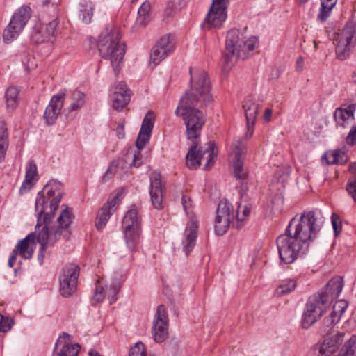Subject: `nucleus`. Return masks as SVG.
Here are the masks:
<instances>
[{
    "instance_id": "f257e3e1",
    "label": "nucleus",
    "mask_w": 356,
    "mask_h": 356,
    "mask_svg": "<svg viewBox=\"0 0 356 356\" xmlns=\"http://www.w3.org/2000/svg\"><path fill=\"white\" fill-rule=\"evenodd\" d=\"M191 86L185 92L175 111L177 115L183 118L186 127V137L188 140L196 139L204 124L202 111L195 106H207L212 100L211 83L205 71L196 70L193 72L190 68Z\"/></svg>"
},
{
    "instance_id": "f03ea898",
    "label": "nucleus",
    "mask_w": 356,
    "mask_h": 356,
    "mask_svg": "<svg viewBox=\"0 0 356 356\" xmlns=\"http://www.w3.org/2000/svg\"><path fill=\"white\" fill-rule=\"evenodd\" d=\"M60 183L56 180L49 181L38 193L35 209L37 214V224L35 232L29 234L26 238L19 241L15 250L24 259H30L34 253L35 240L38 243V232L47 230L48 224L54 217L55 212L61 201L60 193L56 195Z\"/></svg>"
},
{
    "instance_id": "7ed1b4c3",
    "label": "nucleus",
    "mask_w": 356,
    "mask_h": 356,
    "mask_svg": "<svg viewBox=\"0 0 356 356\" xmlns=\"http://www.w3.org/2000/svg\"><path fill=\"white\" fill-rule=\"evenodd\" d=\"M257 42L256 37L246 39L244 34L238 29L229 31L222 58L224 70H229L238 59H245L250 51L254 49Z\"/></svg>"
},
{
    "instance_id": "20e7f679",
    "label": "nucleus",
    "mask_w": 356,
    "mask_h": 356,
    "mask_svg": "<svg viewBox=\"0 0 356 356\" xmlns=\"http://www.w3.org/2000/svg\"><path fill=\"white\" fill-rule=\"evenodd\" d=\"M120 39V35L118 30L106 29L100 34L97 44L100 56L110 60L116 76L120 71L125 54V44Z\"/></svg>"
},
{
    "instance_id": "39448f33",
    "label": "nucleus",
    "mask_w": 356,
    "mask_h": 356,
    "mask_svg": "<svg viewBox=\"0 0 356 356\" xmlns=\"http://www.w3.org/2000/svg\"><path fill=\"white\" fill-rule=\"evenodd\" d=\"M322 222V218L316 216L314 211H304L290 220L286 232L309 246L320 230Z\"/></svg>"
},
{
    "instance_id": "423d86ee",
    "label": "nucleus",
    "mask_w": 356,
    "mask_h": 356,
    "mask_svg": "<svg viewBox=\"0 0 356 356\" xmlns=\"http://www.w3.org/2000/svg\"><path fill=\"white\" fill-rule=\"evenodd\" d=\"M57 221L58 225L52 232H50L48 227L47 230H41L38 232V243L41 246L38 258L41 264L43 262L44 252L47 247L54 245L62 234L65 236L69 234L68 227L72 223V215L68 209H65L61 212Z\"/></svg>"
},
{
    "instance_id": "0eeeda50",
    "label": "nucleus",
    "mask_w": 356,
    "mask_h": 356,
    "mask_svg": "<svg viewBox=\"0 0 356 356\" xmlns=\"http://www.w3.org/2000/svg\"><path fill=\"white\" fill-rule=\"evenodd\" d=\"M277 247L280 260L286 264L294 262L299 257L308 250V245L300 241L292 235L286 233L281 234L277 238Z\"/></svg>"
},
{
    "instance_id": "6e6552de",
    "label": "nucleus",
    "mask_w": 356,
    "mask_h": 356,
    "mask_svg": "<svg viewBox=\"0 0 356 356\" xmlns=\"http://www.w3.org/2000/svg\"><path fill=\"white\" fill-rule=\"evenodd\" d=\"M233 175L238 181L237 188L241 197L249 188V172L243 168V161L246 154V147L241 138L234 140L232 145Z\"/></svg>"
},
{
    "instance_id": "1a4fd4ad",
    "label": "nucleus",
    "mask_w": 356,
    "mask_h": 356,
    "mask_svg": "<svg viewBox=\"0 0 356 356\" xmlns=\"http://www.w3.org/2000/svg\"><path fill=\"white\" fill-rule=\"evenodd\" d=\"M355 44L356 24L353 21H349L343 29L339 31L334 40L337 58L340 60L347 59Z\"/></svg>"
},
{
    "instance_id": "9d476101",
    "label": "nucleus",
    "mask_w": 356,
    "mask_h": 356,
    "mask_svg": "<svg viewBox=\"0 0 356 356\" xmlns=\"http://www.w3.org/2000/svg\"><path fill=\"white\" fill-rule=\"evenodd\" d=\"M181 203L186 214L191 219V221L187 224V227L184 234V251L186 254L193 250L197 236V222L193 220L194 213L193 211V202L191 197L186 195L182 196Z\"/></svg>"
},
{
    "instance_id": "9b49d317",
    "label": "nucleus",
    "mask_w": 356,
    "mask_h": 356,
    "mask_svg": "<svg viewBox=\"0 0 356 356\" xmlns=\"http://www.w3.org/2000/svg\"><path fill=\"white\" fill-rule=\"evenodd\" d=\"M31 8L26 6L20 7L15 12L3 31V39L6 42L13 41L22 32L31 16Z\"/></svg>"
},
{
    "instance_id": "f8f14e48",
    "label": "nucleus",
    "mask_w": 356,
    "mask_h": 356,
    "mask_svg": "<svg viewBox=\"0 0 356 356\" xmlns=\"http://www.w3.org/2000/svg\"><path fill=\"white\" fill-rule=\"evenodd\" d=\"M208 147L205 150L197 149V145L193 144L188 152L186 154V165L191 169H195L201 164V159L204 154H207V162L204 166V169L209 170L214 163V158L217 156V152L215 151V143L209 141Z\"/></svg>"
},
{
    "instance_id": "ddd939ff",
    "label": "nucleus",
    "mask_w": 356,
    "mask_h": 356,
    "mask_svg": "<svg viewBox=\"0 0 356 356\" xmlns=\"http://www.w3.org/2000/svg\"><path fill=\"white\" fill-rule=\"evenodd\" d=\"M328 305L325 298L317 294L311 296L306 305V309L302 315V325L304 328H309L321 316Z\"/></svg>"
},
{
    "instance_id": "4468645a",
    "label": "nucleus",
    "mask_w": 356,
    "mask_h": 356,
    "mask_svg": "<svg viewBox=\"0 0 356 356\" xmlns=\"http://www.w3.org/2000/svg\"><path fill=\"white\" fill-rule=\"evenodd\" d=\"M154 116L153 112L149 111L143 119L140 130L136 142V145L138 150L134 152L132 158V162L130 164L131 165H134L135 167H139L141 165L142 161L140 150L145 146L149 140L154 126Z\"/></svg>"
},
{
    "instance_id": "2eb2a0df",
    "label": "nucleus",
    "mask_w": 356,
    "mask_h": 356,
    "mask_svg": "<svg viewBox=\"0 0 356 356\" xmlns=\"http://www.w3.org/2000/svg\"><path fill=\"white\" fill-rule=\"evenodd\" d=\"M79 272V266L73 263L63 267L60 276V292L63 297H70L76 291Z\"/></svg>"
},
{
    "instance_id": "dca6fc26",
    "label": "nucleus",
    "mask_w": 356,
    "mask_h": 356,
    "mask_svg": "<svg viewBox=\"0 0 356 356\" xmlns=\"http://www.w3.org/2000/svg\"><path fill=\"white\" fill-rule=\"evenodd\" d=\"M344 333L337 332L327 336L321 343L315 345L308 353V356H331L343 343Z\"/></svg>"
},
{
    "instance_id": "f3484780",
    "label": "nucleus",
    "mask_w": 356,
    "mask_h": 356,
    "mask_svg": "<svg viewBox=\"0 0 356 356\" xmlns=\"http://www.w3.org/2000/svg\"><path fill=\"white\" fill-rule=\"evenodd\" d=\"M169 318L163 305L157 307L152 327V334L157 343L163 342L168 336Z\"/></svg>"
},
{
    "instance_id": "a211bd4d",
    "label": "nucleus",
    "mask_w": 356,
    "mask_h": 356,
    "mask_svg": "<svg viewBox=\"0 0 356 356\" xmlns=\"http://www.w3.org/2000/svg\"><path fill=\"white\" fill-rule=\"evenodd\" d=\"M229 0H213L205 22L210 27L219 28L225 21Z\"/></svg>"
},
{
    "instance_id": "6ab92c4d",
    "label": "nucleus",
    "mask_w": 356,
    "mask_h": 356,
    "mask_svg": "<svg viewBox=\"0 0 356 356\" xmlns=\"http://www.w3.org/2000/svg\"><path fill=\"white\" fill-rule=\"evenodd\" d=\"M175 49L174 38L166 35L160 38L152 49L150 62L154 65L159 64L167 56L170 55Z\"/></svg>"
},
{
    "instance_id": "aec40b11",
    "label": "nucleus",
    "mask_w": 356,
    "mask_h": 356,
    "mask_svg": "<svg viewBox=\"0 0 356 356\" xmlns=\"http://www.w3.org/2000/svg\"><path fill=\"white\" fill-rule=\"evenodd\" d=\"M149 195L153 207L156 209L163 208L164 190L162 177L159 172H154L150 175Z\"/></svg>"
},
{
    "instance_id": "412c9836",
    "label": "nucleus",
    "mask_w": 356,
    "mask_h": 356,
    "mask_svg": "<svg viewBox=\"0 0 356 356\" xmlns=\"http://www.w3.org/2000/svg\"><path fill=\"white\" fill-rule=\"evenodd\" d=\"M232 204L225 201L218 204L217 216L215 220V231L218 235H223L229 227L231 222Z\"/></svg>"
},
{
    "instance_id": "4be33fe9",
    "label": "nucleus",
    "mask_w": 356,
    "mask_h": 356,
    "mask_svg": "<svg viewBox=\"0 0 356 356\" xmlns=\"http://www.w3.org/2000/svg\"><path fill=\"white\" fill-rule=\"evenodd\" d=\"M120 195L121 193L118 192L113 197H110L99 211L95 220V226L99 231L104 229L111 216L115 212Z\"/></svg>"
},
{
    "instance_id": "5701e85b",
    "label": "nucleus",
    "mask_w": 356,
    "mask_h": 356,
    "mask_svg": "<svg viewBox=\"0 0 356 356\" xmlns=\"http://www.w3.org/2000/svg\"><path fill=\"white\" fill-rule=\"evenodd\" d=\"M80 350L78 343H72V337L67 332H63L59 337L53 353V356H77Z\"/></svg>"
},
{
    "instance_id": "b1692460",
    "label": "nucleus",
    "mask_w": 356,
    "mask_h": 356,
    "mask_svg": "<svg viewBox=\"0 0 356 356\" xmlns=\"http://www.w3.org/2000/svg\"><path fill=\"white\" fill-rule=\"evenodd\" d=\"M58 24V19L56 17L52 21L45 24L40 30L35 28L32 34L33 41L36 43L52 42L59 33Z\"/></svg>"
},
{
    "instance_id": "393cba45",
    "label": "nucleus",
    "mask_w": 356,
    "mask_h": 356,
    "mask_svg": "<svg viewBox=\"0 0 356 356\" xmlns=\"http://www.w3.org/2000/svg\"><path fill=\"white\" fill-rule=\"evenodd\" d=\"M65 97V92L63 91H60L51 97L44 113V118L48 125H52L55 123L63 106Z\"/></svg>"
},
{
    "instance_id": "a878e982",
    "label": "nucleus",
    "mask_w": 356,
    "mask_h": 356,
    "mask_svg": "<svg viewBox=\"0 0 356 356\" xmlns=\"http://www.w3.org/2000/svg\"><path fill=\"white\" fill-rule=\"evenodd\" d=\"M243 108L247 120L246 137L250 138L254 133V123L260 105L252 97H248L244 100Z\"/></svg>"
},
{
    "instance_id": "bb28decb",
    "label": "nucleus",
    "mask_w": 356,
    "mask_h": 356,
    "mask_svg": "<svg viewBox=\"0 0 356 356\" xmlns=\"http://www.w3.org/2000/svg\"><path fill=\"white\" fill-rule=\"evenodd\" d=\"M131 92L124 82L118 83L114 88L112 97V106L113 109L120 111L128 104L130 100Z\"/></svg>"
},
{
    "instance_id": "cd10ccee",
    "label": "nucleus",
    "mask_w": 356,
    "mask_h": 356,
    "mask_svg": "<svg viewBox=\"0 0 356 356\" xmlns=\"http://www.w3.org/2000/svg\"><path fill=\"white\" fill-rule=\"evenodd\" d=\"M343 287V281L341 277L332 278L325 288L317 295L325 298L328 300V305L334 298H338Z\"/></svg>"
},
{
    "instance_id": "c85d7f7f",
    "label": "nucleus",
    "mask_w": 356,
    "mask_h": 356,
    "mask_svg": "<svg viewBox=\"0 0 356 356\" xmlns=\"http://www.w3.org/2000/svg\"><path fill=\"white\" fill-rule=\"evenodd\" d=\"M356 111V104H351L346 108H337L334 113V118L337 125L346 127L355 120L354 114Z\"/></svg>"
},
{
    "instance_id": "c756f323",
    "label": "nucleus",
    "mask_w": 356,
    "mask_h": 356,
    "mask_svg": "<svg viewBox=\"0 0 356 356\" xmlns=\"http://www.w3.org/2000/svg\"><path fill=\"white\" fill-rule=\"evenodd\" d=\"M38 175V168L33 161L28 162L26 168L25 179L20 188V193L31 189L35 184V177Z\"/></svg>"
},
{
    "instance_id": "7c9ffc66",
    "label": "nucleus",
    "mask_w": 356,
    "mask_h": 356,
    "mask_svg": "<svg viewBox=\"0 0 356 356\" xmlns=\"http://www.w3.org/2000/svg\"><path fill=\"white\" fill-rule=\"evenodd\" d=\"M123 229H140V219L135 205L131 207L122 221Z\"/></svg>"
},
{
    "instance_id": "2f4dec72",
    "label": "nucleus",
    "mask_w": 356,
    "mask_h": 356,
    "mask_svg": "<svg viewBox=\"0 0 356 356\" xmlns=\"http://www.w3.org/2000/svg\"><path fill=\"white\" fill-rule=\"evenodd\" d=\"M322 159L325 160L326 163L329 165H342L348 161V156L344 151L334 149L325 152Z\"/></svg>"
},
{
    "instance_id": "473e14b6",
    "label": "nucleus",
    "mask_w": 356,
    "mask_h": 356,
    "mask_svg": "<svg viewBox=\"0 0 356 356\" xmlns=\"http://www.w3.org/2000/svg\"><path fill=\"white\" fill-rule=\"evenodd\" d=\"M6 106L10 111L15 110L21 99L20 90L16 86H10L7 88L5 94Z\"/></svg>"
},
{
    "instance_id": "72a5a7b5",
    "label": "nucleus",
    "mask_w": 356,
    "mask_h": 356,
    "mask_svg": "<svg viewBox=\"0 0 356 356\" xmlns=\"http://www.w3.org/2000/svg\"><path fill=\"white\" fill-rule=\"evenodd\" d=\"M123 233L127 248L135 250L140 242V229H123Z\"/></svg>"
},
{
    "instance_id": "f704fd0d",
    "label": "nucleus",
    "mask_w": 356,
    "mask_h": 356,
    "mask_svg": "<svg viewBox=\"0 0 356 356\" xmlns=\"http://www.w3.org/2000/svg\"><path fill=\"white\" fill-rule=\"evenodd\" d=\"M348 171L351 176L347 181L346 191L355 202H356V162L349 164Z\"/></svg>"
},
{
    "instance_id": "c9c22d12",
    "label": "nucleus",
    "mask_w": 356,
    "mask_h": 356,
    "mask_svg": "<svg viewBox=\"0 0 356 356\" xmlns=\"http://www.w3.org/2000/svg\"><path fill=\"white\" fill-rule=\"evenodd\" d=\"M151 4L149 1H145L138 10V17L136 21L137 25L145 26L150 20L149 13Z\"/></svg>"
},
{
    "instance_id": "e433bc0d",
    "label": "nucleus",
    "mask_w": 356,
    "mask_h": 356,
    "mask_svg": "<svg viewBox=\"0 0 356 356\" xmlns=\"http://www.w3.org/2000/svg\"><path fill=\"white\" fill-rule=\"evenodd\" d=\"M85 102V95L81 91L76 90L72 93V102L67 111L68 112L77 111L84 106Z\"/></svg>"
},
{
    "instance_id": "4c0bfd02",
    "label": "nucleus",
    "mask_w": 356,
    "mask_h": 356,
    "mask_svg": "<svg viewBox=\"0 0 356 356\" xmlns=\"http://www.w3.org/2000/svg\"><path fill=\"white\" fill-rule=\"evenodd\" d=\"M296 282L292 279L282 280V283L275 290V294L277 296H282L291 293L295 289Z\"/></svg>"
},
{
    "instance_id": "58836bf2",
    "label": "nucleus",
    "mask_w": 356,
    "mask_h": 356,
    "mask_svg": "<svg viewBox=\"0 0 356 356\" xmlns=\"http://www.w3.org/2000/svg\"><path fill=\"white\" fill-rule=\"evenodd\" d=\"M337 2V0H321V6L318 14L321 20L325 21L328 17Z\"/></svg>"
},
{
    "instance_id": "ea45409f",
    "label": "nucleus",
    "mask_w": 356,
    "mask_h": 356,
    "mask_svg": "<svg viewBox=\"0 0 356 356\" xmlns=\"http://www.w3.org/2000/svg\"><path fill=\"white\" fill-rule=\"evenodd\" d=\"M252 209V205L250 203L245 202L243 204L241 202L238 205L236 211V219L238 222H243L246 220L249 216Z\"/></svg>"
},
{
    "instance_id": "a19ab883",
    "label": "nucleus",
    "mask_w": 356,
    "mask_h": 356,
    "mask_svg": "<svg viewBox=\"0 0 356 356\" xmlns=\"http://www.w3.org/2000/svg\"><path fill=\"white\" fill-rule=\"evenodd\" d=\"M93 15V7L91 3H87L82 6L80 10L79 18L86 24L91 22Z\"/></svg>"
},
{
    "instance_id": "79ce46f5",
    "label": "nucleus",
    "mask_w": 356,
    "mask_h": 356,
    "mask_svg": "<svg viewBox=\"0 0 356 356\" xmlns=\"http://www.w3.org/2000/svg\"><path fill=\"white\" fill-rule=\"evenodd\" d=\"M348 307V302L344 300H339L335 302L332 307V314L338 316L340 320L343 313Z\"/></svg>"
},
{
    "instance_id": "37998d69",
    "label": "nucleus",
    "mask_w": 356,
    "mask_h": 356,
    "mask_svg": "<svg viewBox=\"0 0 356 356\" xmlns=\"http://www.w3.org/2000/svg\"><path fill=\"white\" fill-rule=\"evenodd\" d=\"M339 321L338 316H334L332 314H330L328 316L325 317L323 319V326L324 328V332H328L332 328V327L336 325Z\"/></svg>"
},
{
    "instance_id": "c03bdc74",
    "label": "nucleus",
    "mask_w": 356,
    "mask_h": 356,
    "mask_svg": "<svg viewBox=\"0 0 356 356\" xmlns=\"http://www.w3.org/2000/svg\"><path fill=\"white\" fill-rule=\"evenodd\" d=\"M129 356H146L145 344L142 342H137L131 348Z\"/></svg>"
},
{
    "instance_id": "a18cd8bd",
    "label": "nucleus",
    "mask_w": 356,
    "mask_h": 356,
    "mask_svg": "<svg viewBox=\"0 0 356 356\" xmlns=\"http://www.w3.org/2000/svg\"><path fill=\"white\" fill-rule=\"evenodd\" d=\"M182 0H170L165 9V14L168 16L172 15L176 10L181 8Z\"/></svg>"
},
{
    "instance_id": "49530a36",
    "label": "nucleus",
    "mask_w": 356,
    "mask_h": 356,
    "mask_svg": "<svg viewBox=\"0 0 356 356\" xmlns=\"http://www.w3.org/2000/svg\"><path fill=\"white\" fill-rule=\"evenodd\" d=\"M113 161H117L118 163V166L115 168V175L121 177L128 170V167L127 165L126 161H124V159H116Z\"/></svg>"
},
{
    "instance_id": "de8ad7c7",
    "label": "nucleus",
    "mask_w": 356,
    "mask_h": 356,
    "mask_svg": "<svg viewBox=\"0 0 356 356\" xmlns=\"http://www.w3.org/2000/svg\"><path fill=\"white\" fill-rule=\"evenodd\" d=\"M119 289L120 287L117 284H112L109 288L106 286L105 297L107 296L108 298L110 300L111 304L116 300V296L119 291Z\"/></svg>"
},
{
    "instance_id": "09e8293b",
    "label": "nucleus",
    "mask_w": 356,
    "mask_h": 356,
    "mask_svg": "<svg viewBox=\"0 0 356 356\" xmlns=\"http://www.w3.org/2000/svg\"><path fill=\"white\" fill-rule=\"evenodd\" d=\"M106 289L104 286L101 284V282L98 281L95 292L93 296V299L97 302H102L105 298Z\"/></svg>"
},
{
    "instance_id": "8fccbe9b",
    "label": "nucleus",
    "mask_w": 356,
    "mask_h": 356,
    "mask_svg": "<svg viewBox=\"0 0 356 356\" xmlns=\"http://www.w3.org/2000/svg\"><path fill=\"white\" fill-rule=\"evenodd\" d=\"M13 320L0 314V332H6L13 325Z\"/></svg>"
},
{
    "instance_id": "3c124183",
    "label": "nucleus",
    "mask_w": 356,
    "mask_h": 356,
    "mask_svg": "<svg viewBox=\"0 0 356 356\" xmlns=\"http://www.w3.org/2000/svg\"><path fill=\"white\" fill-rule=\"evenodd\" d=\"M118 163L117 161H112L111 165H109L108 168L107 169L106 172L104 173V175L102 177V182H106L109 179H111L113 176L115 175V167L118 166Z\"/></svg>"
},
{
    "instance_id": "603ef678",
    "label": "nucleus",
    "mask_w": 356,
    "mask_h": 356,
    "mask_svg": "<svg viewBox=\"0 0 356 356\" xmlns=\"http://www.w3.org/2000/svg\"><path fill=\"white\" fill-rule=\"evenodd\" d=\"M331 221L334 234L337 236L341 231V220L338 215L332 213Z\"/></svg>"
},
{
    "instance_id": "864d4df0",
    "label": "nucleus",
    "mask_w": 356,
    "mask_h": 356,
    "mask_svg": "<svg viewBox=\"0 0 356 356\" xmlns=\"http://www.w3.org/2000/svg\"><path fill=\"white\" fill-rule=\"evenodd\" d=\"M9 146V140H0V162H3L5 160L7 149Z\"/></svg>"
},
{
    "instance_id": "5fc2aeb1",
    "label": "nucleus",
    "mask_w": 356,
    "mask_h": 356,
    "mask_svg": "<svg viewBox=\"0 0 356 356\" xmlns=\"http://www.w3.org/2000/svg\"><path fill=\"white\" fill-rule=\"evenodd\" d=\"M346 142L348 145L356 144V126L353 127L346 137Z\"/></svg>"
},
{
    "instance_id": "6e6d98bb",
    "label": "nucleus",
    "mask_w": 356,
    "mask_h": 356,
    "mask_svg": "<svg viewBox=\"0 0 356 356\" xmlns=\"http://www.w3.org/2000/svg\"><path fill=\"white\" fill-rule=\"evenodd\" d=\"M8 140L9 138L6 123L0 120V140Z\"/></svg>"
},
{
    "instance_id": "4d7b16f0",
    "label": "nucleus",
    "mask_w": 356,
    "mask_h": 356,
    "mask_svg": "<svg viewBox=\"0 0 356 356\" xmlns=\"http://www.w3.org/2000/svg\"><path fill=\"white\" fill-rule=\"evenodd\" d=\"M17 255H19V253L14 249L9 257V259H8L9 267L12 268L15 265Z\"/></svg>"
},
{
    "instance_id": "13d9d810",
    "label": "nucleus",
    "mask_w": 356,
    "mask_h": 356,
    "mask_svg": "<svg viewBox=\"0 0 356 356\" xmlns=\"http://www.w3.org/2000/svg\"><path fill=\"white\" fill-rule=\"evenodd\" d=\"M117 136L118 138H122L124 136V126L119 124L117 127Z\"/></svg>"
},
{
    "instance_id": "bf43d9fd",
    "label": "nucleus",
    "mask_w": 356,
    "mask_h": 356,
    "mask_svg": "<svg viewBox=\"0 0 356 356\" xmlns=\"http://www.w3.org/2000/svg\"><path fill=\"white\" fill-rule=\"evenodd\" d=\"M272 116V110L270 108H266L265 110L264 114V118L266 121H269Z\"/></svg>"
},
{
    "instance_id": "052dcab7",
    "label": "nucleus",
    "mask_w": 356,
    "mask_h": 356,
    "mask_svg": "<svg viewBox=\"0 0 356 356\" xmlns=\"http://www.w3.org/2000/svg\"><path fill=\"white\" fill-rule=\"evenodd\" d=\"M304 60L302 57L300 56L297 58L296 60V67L298 70H302L303 67Z\"/></svg>"
},
{
    "instance_id": "680f3d73",
    "label": "nucleus",
    "mask_w": 356,
    "mask_h": 356,
    "mask_svg": "<svg viewBox=\"0 0 356 356\" xmlns=\"http://www.w3.org/2000/svg\"><path fill=\"white\" fill-rule=\"evenodd\" d=\"M89 355L90 356H101L97 352L94 351V350H90L89 352Z\"/></svg>"
},
{
    "instance_id": "e2e57ef3",
    "label": "nucleus",
    "mask_w": 356,
    "mask_h": 356,
    "mask_svg": "<svg viewBox=\"0 0 356 356\" xmlns=\"http://www.w3.org/2000/svg\"><path fill=\"white\" fill-rule=\"evenodd\" d=\"M353 82L356 85V70L353 72L352 75Z\"/></svg>"
},
{
    "instance_id": "0e129e2a",
    "label": "nucleus",
    "mask_w": 356,
    "mask_h": 356,
    "mask_svg": "<svg viewBox=\"0 0 356 356\" xmlns=\"http://www.w3.org/2000/svg\"><path fill=\"white\" fill-rule=\"evenodd\" d=\"M309 0H297L298 3L300 5H304L307 3Z\"/></svg>"
},
{
    "instance_id": "69168bd1",
    "label": "nucleus",
    "mask_w": 356,
    "mask_h": 356,
    "mask_svg": "<svg viewBox=\"0 0 356 356\" xmlns=\"http://www.w3.org/2000/svg\"><path fill=\"white\" fill-rule=\"evenodd\" d=\"M289 176V173L284 174L283 177H282V181L283 182L284 181V179L287 178Z\"/></svg>"
},
{
    "instance_id": "338daca9",
    "label": "nucleus",
    "mask_w": 356,
    "mask_h": 356,
    "mask_svg": "<svg viewBox=\"0 0 356 356\" xmlns=\"http://www.w3.org/2000/svg\"><path fill=\"white\" fill-rule=\"evenodd\" d=\"M280 170H277V171L276 172L275 175H276V176L279 175H280Z\"/></svg>"
},
{
    "instance_id": "774afa93",
    "label": "nucleus",
    "mask_w": 356,
    "mask_h": 356,
    "mask_svg": "<svg viewBox=\"0 0 356 356\" xmlns=\"http://www.w3.org/2000/svg\"><path fill=\"white\" fill-rule=\"evenodd\" d=\"M314 43L315 48H316V47H317L316 42V41H314Z\"/></svg>"
}]
</instances>
